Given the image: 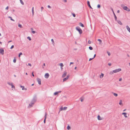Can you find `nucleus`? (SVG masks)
<instances>
[{
    "label": "nucleus",
    "mask_w": 130,
    "mask_h": 130,
    "mask_svg": "<svg viewBox=\"0 0 130 130\" xmlns=\"http://www.w3.org/2000/svg\"><path fill=\"white\" fill-rule=\"evenodd\" d=\"M76 29L79 32L80 34H81L83 32L82 30V29L79 26H77L76 27Z\"/></svg>",
    "instance_id": "1"
},
{
    "label": "nucleus",
    "mask_w": 130,
    "mask_h": 130,
    "mask_svg": "<svg viewBox=\"0 0 130 130\" xmlns=\"http://www.w3.org/2000/svg\"><path fill=\"white\" fill-rule=\"evenodd\" d=\"M37 100V97L36 96H34L32 101H31V102H32V103H33L34 104L36 102V101Z\"/></svg>",
    "instance_id": "2"
},
{
    "label": "nucleus",
    "mask_w": 130,
    "mask_h": 130,
    "mask_svg": "<svg viewBox=\"0 0 130 130\" xmlns=\"http://www.w3.org/2000/svg\"><path fill=\"white\" fill-rule=\"evenodd\" d=\"M121 69L120 68H119L116 69L114 70L113 71V72H114V73H116L118 72H119L120 71H121Z\"/></svg>",
    "instance_id": "3"
},
{
    "label": "nucleus",
    "mask_w": 130,
    "mask_h": 130,
    "mask_svg": "<svg viewBox=\"0 0 130 130\" xmlns=\"http://www.w3.org/2000/svg\"><path fill=\"white\" fill-rule=\"evenodd\" d=\"M4 51L3 48H0V54H1L2 55H3L4 54Z\"/></svg>",
    "instance_id": "4"
},
{
    "label": "nucleus",
    "mask_w": 130,
    "mask_h": 130,
    "mask_svg": "<svg viewBox=\"0 0 130 130\" xmlns=\"http://www.w3.org/2000/svg\"><path fill=\"white\" fill-rule=\"evenodd\" d=\"M87 4L88 5V7L90 8L91 9H92V7L91 6L90 4V2L89 1H88L87 2Z\"/></svg>",
    "instance_id": "5"
},
{
    "label": "nucleus",
    "mask_w": 130,
    "mask_h": 130,
    "mask_svg": "<svg viewBox=\"0 0 130 130\" xmlns=\"http://www.w3.org/2000/svg\"><path fill=\"white\" fill-rule=\"evenodd\" d=\"M37 82H38V84L40 85L41 84V79L39 78H37Z\"/></svg>",
    "instance_id": "6"
},
{
    "label": "nucleus",
    "mask_w": 130,
    "mask_h": 130,
    "mask_svg": "<svg viewBox=\"0 0 130 130\" xmlns=\"http://www.w3.org/2000/svg\"><path fill=\"white\" fill-rule=\"evenodd\" d=\"M49 76V74L48 73H46L44 75L45 77L46 78H48Z\"/></svg>",
    "instance_id": "7"
},
{
    "label": "nucleus",
    "mask_w": 130,
    "mask_h": 130,
    "mask_svg": "<svg viewBox=\"0 0 130 130\" xmlns=\"http://www.w3.org/2000/svg\"><path fill=\"white\" fill-rule=\"evenodd\" d=\"M46 115H47V113L46 112H45V115L44 116V117H45V118L44 119V123H45L46 122Z\"/></svg>",
    "instance_id": "8"
},
{
    "label": "nucleus",
    "mask_w": 130,
    "mask_h": 130,
    "mask_svg": "<svg viewBox=\"0 0 130 130\" xmlns=\"http://www.w3.org/2000/svg\"><path fill=\"white\" fill-rule=\"evenodd\" d=\"M69 76L67 75V76L65 78H63V82H64V81H66L67 79H68L69 78Z\"/></svg>",
    "instance_id": "9"
},
{
    "label": "nucleus",
    "mask_w": 130,
    "mask_h": 130,
    "mask_svg": "<svg viewBox=\"0 0 130 130\" xmlns=\"http://www.w3.org/2000/svg\"><path fill=\"white\" fill-rule=\"evenodd\" d=\"M67 73L66 72H64V73L62 75V78H64L65 77Z\"/></svg>",
    "instance_id": "10"
},
{
    "label": "nucleus",
    "mask_w": 130,
    "mask_h": 130,
    "mask_svg": "<svg viewBox=\"0 0 130 130\" xmlns=\"http://www.w3.org/2000/svg\"><path fill=\"white\" fill-rule=\"evenodd\" d=\"M117 22V23L119 24L120 25H122V23L121 22V21L120 20H117L116 21Z\"/></svg>",
    "instance_id": "11"
},
{
    "label": "nucleus",
    "mask_w": 130,
    "mask_h": 130,
    "mask_svg": "<svg viewBox=\"0 0 130 130\" xmlns=\"http://www.w3.org/2000/svg\"><path fill=\"white\" fill-rule=\"evenodd\" d=\"M113 14L114 16V17L115 20V21H117V18L116 15L114 12H113Z\"/></svg>",
    "instance_id": "12"
},
{
    "label": "nucleus",
    "mask_w": 130,
    "mask_h": 130,
    "mask_svg": "<svg viewBox=\"0 0 130 130\" xmlns=\"http://www.w3.org/2000/svg\"><path fill=\"white\" fill-rule=\"evenodd\" d=\"M122 114L123 115H124V116L125 118H127V113L126 112H123L122 113Z\"/></svg>",
    "instance_id": "13"
},
{
    "label": "nucleus",
    "mask_w": 130,
    "mask_h": 130,
    "mask_svg": "<svg viewBox=\"0 0 130 130\" xmlns=\"http://www.w3.org/2000/svg\"><path fill=\"white\" fill-rule=\"evenodd\" d=\"M126 27L127 30L130 32V28L128 25L126 26Z\"/></svg>",
    "instance_id": "14"
},
{
    "label": "nucleus",
    "mask_w": 130,
    "mask_h": 130,
    "mask_svg": "<svg viewBox=\"0 0 130 130\" xmlns=\"http://www.w3.org/2000/svg\"><path fill=\"white\" fill-rule=\"evenodd\" d=\"M34 104L33 103H32V102H31V103H30L29 104V106L30 107H32V105H34Z\"/></svg>",
    "instance_id": "15"
},
{
    "label": "nucleus",
    "mask_w": 130,
    "mask_h": 130,
    "mask_svg": "<svg viewBox=\"0 0 130 130\" xmlns=\"http://www.w3.org/2000/svg\"><path fill=\"white\" fill-rule=\"evenodd\" d=\"M122 8L124 10H126L127 9L128 7L127 6H125L123 7Z\"/></svg>",
    "instance_id": "16"
},
{
    "label": "nucleus",
    "mask_w": 130,
    "mask_h": 130,
    "mask_svg": "<svg viewBox=\"0 0 130 130\" xmlns=\"http://www.w3.org/2000/svg\"><path fill=\"white\" fill-rule=\"evenodd\" d=\"M32 12L33 15H34V7H33L32 9Z\"/></svg>",
    "instance_id": "17"
},
{
    "label": "nucleus",
    "mask_w": 130,
    "mask_h": 130,
    "mask_svg": "<svg viewBox=\"0 0 130 130\" xmlns=\"http://www.w3.org/2000/svg\"><path fill=\"white\" fill-rule=\"evenodd\" d=\"M79 24L82 27H84V25L82 23L80 22L79 23Z\"/></svg>",
    "instance_id": "18"
},
{
    "label": "nucleus",
    "mask_w": 130,
    "mask_h": 130,
    "mask_svg": "<svg viewBox=\"0 0 130 130\" xmlns=\"http://www.w3.org/2000/svg\"><path fill=\"white\" fill-rule=\"evenodd\" d=\"M98 119L99 120H101L102 119L100 116L99 115H98Z\"/></svg>",
    "instance_id": "19"
},
{
    "label": "nucleus",
    "mask_w": 130,
    "mask_h": 130,
    "mask_svg": "<svg viewBox=\"0 0 130 130\" xmlns=\"http://www.w3.org/2000/svg\"><path fill=\"white\" fill-rule=\"evenodd\" d=\"M98 41H99V44H101L102 42V41L100 39H98Z\"/></svg>",
    "instance_id": "20"
},
{
    "label": "nucleus",
    "mask_w": 130,
    "mask_h": 130,
    "mask_svg": "<svg viewBox=\"0 0 130 130\" xmlns=\"http://www.w3.org/2000/svg\"><path fill=\"white\" fill-rule=\"evenodd\" d=\"M104 75V74L102 73L101 74L100 76V78H102Z\"/></svg>",
    "instance_id": "21"
},
{
    "label": "nucleus",
    "mask_w": 130,
    "mask_h": 130,
    "mask_svg": "<svg viewBox=\"0 0 130 130\" xmlns=\"http://www.w3.org/2000/svg\"><path fill=\"white\" fill-rule=\"evenodd\" d=\"M112 93H113V95L115 96H117L118 95L116 93H114L113 92H112Z\"/></svg>",
    "instance_id": "22"
},
{
    "label": "nucleus",
    "mask_w": 130,
    "mask_h": 130,
    "mask_svg": "<svg viewBox=\"0 0 130 130\" xmlns=\"http://www.w3.org/2000/svg\"><path fill=\"white\" fill-rule=\"evenodd\" d=\"M8 18H10V20L11 21H15V20L14 19H13L12 18V17H11L9 16V17H8Z\"/></svg>",
    "instance_id": "23"
},
{
    "label": "nucleus",
    "mask_w": 130,
    "mask_h": 130,
    "mask_svg": "<svg viewBox=\"0 0 130 130\" xmlns=\"http://www.w3.org/2000/svg\"><path fill=\"white\" fill-rule=\"evenodd\" d=\"M58 92H56L54 93V95H56L58 94Z\"/></svg>",
    "instance_id": "24"
},
{
    "label": "nucleus",
    "mask_w": 130,
    "mask_h": 130,
    "mask_svg": "<svg viewBox=\"0 0 130 130\" xmlns=\"http://www.w3.org/2000/svg\"><path fill=\"white\" fill-rule=\"evenodd\" d=\"M23 54L22 53V52H20L19 54L18 57H20V56L21 55H22Z\"/></svg>",
    "instance_id": "25"
},
{
    "label": "nucleus",
    "mask_w": 130,
    "mask_h": 130,
    "mask_svg": "<svg viewBox=\"0 0 130 130\" xmlns=\"http://www.w3.org/2000/svg\"><path fill=\"white\" fill-rule=\"evenodd\" d=\"M16 58L15 57H14V59L13 60V62L14 63H15L16 62Z\"/></svg>",
    "instance_id": "26"
},
{
    "label": "nucleus",
    "mask_w": 130,
    "mask_h": 130,
    "mask_svg": "<svg viewBox=\"0 0 130 130\" xmlns=\"http://www.w3.org/2000/svg\"><path fill=\"white\" fill-rule=\"evenodd\" d=\"M20 87H21L22 88V90H24L25 88H24V86H22L21 85L20 86Z\"/></svg>",
    "instance_id": "27"
},
{
    "label": "nucleus",
    "mask_w": 130,
    "mask_h": 130,
    "mask_svg": "<svg viewBox=\"0 0 130 130\" xmlns=\"http://www.w3.org/2000/svg\"><path fill=\"white\" fill-rule=\"evenodd\" d=\"M71 128L70 127L69 125H68L67 127V129L68 130H69Z\"/></svg>",
    "instance_id": "28"
},
{
    "label": "nucleus",
    "mask_w": 130,
    "mask_h": 130,
    "mask_svg": "<svg viewBox=\"0 0 130 130\" xmlns=\"http://www.w3.org/2000/svg\"><path fill=\"white\" fill-rule=\"evenodd\" d=\"M122 104V101L121 100H120V102L119 103V104L120 105H121Z\"/></svg>",
    "instance_id": "29"
},
{
    "label": "nucleus",
    "mask_w": 130,
    "mask_h": 130,
    "mask_svg": "<svg viewBox=\"0 0 130 130\" xmlns=\"http://www.w3.org/2000/svg\"><path fill=\"white\" fill-rule=\"evenodd\" d=\"M27 38L29 40V41H31V39L30 37H27Z\"/></svg>",
    "instance_id": "30"
},
{
    "label": "nucleus",
    "mask_w": 130,
    "mask_h": 130,
    "mask_svg": "<svg viewBox=\"0 0 130 130\" xmlns=\"http://www.w3.org/2000/svg\"><path fill=\"white\" fill-rule=\"evenodd\" d=\"M89 48L90 50H93V48L91 46H90L89 47Z\"/></svg>",
    "instance_id": "31"
},
{
    "label": "nucleus",
    "mask_w": 130,
    "mask_h": 130,
    "mask_svg": "<svg viewBox=\"0 0 130 130\" xmlns=\"http://www.w3.org/2000/svg\"><path fill=\"white\" fill-rule=\"evenodd\" d=\"M7 84H8V85H11V86L12 85H13V84L12 83H9V82H8V83H7Z\"/></svg>",
    "instance_id": "32"
},
{
    "label": "nucleus",
    "mask_w": 130,
    "mask_h": 130,
    "mask_svg": "<svg viewBox=\"0 0 130 130\" xmlns=\"http://www.w3.org/2000/svg\"><path fill=\"white\" fill-rule=\"evenodd\" d=\"M18 27H20V28H22V25L20 24H19Z\"/></svg>",
    "instance_id": "33"
},
{
    "label": "nucleus",
    "mask_w": 130,
    "mask_h": 130,
    "mask_svg": "<svg viewBox=\"0 0 130 130\" xmlns=\"http://www.w3.org/2000/svg\"><path fill=\"white\" fill-rule=\"evenodd\" d=\"M72 13V14L73 16L74 17H75L76 16V15H75V14L74 13Z\"/></svg>",
    "instance_id": "34"
},
{
    "label": "nucleus",
    "mask_w": 130,
    "mask_h": 130,
    "mask_svg": "<svg viewBox=\"0 0 130 130\" xmlns=\"http://www.w3.org/2000/svg\"><path fill=\"white\" fill-rule=\"evenodd\" d=\"M60 65L61 66V67H63L64 66L63 64L62 63H60Z\"/></svg>",
    "instance_id": "35"
},
{
    "label": "nucleus",
    "mask_w": 130,
    "mask_h": 130,
    "mask_svg": "<svg viewBox=\"0 0 130 130\" xmlns=\"http://www.w3.org/2000/svg\"><path fill=\"white\" fill-rule=\"evenodd\" d=\"M80 99L81 102H83L84 100V99L82 97L80 98Z\"/></svg>",
    "instance_id": "36"
},
{
    "label": "nucleus",
    "mask_w": 130,
    "mask_h": 130,
    "mask_svg": "<svg viewBox=\"0 0 130 130\" xmlns=\"http://www.w3.org/2000/svg\"><path fill=\"white\" fill-rule=\"evenodd\" d=\"M97 7L98 8H99L101 7V5H100L99 4L98 5Z\"/></svg>",
    "instance_id": "37"
},
{
    "label": "nucleus",
    "mask_w": 130,
    "mask_h": 130,
    "mask_svg": "<svg viewBox=\"0 0 130 130\" xmlns=\"http://www.w3.org/2000/svg\"><path fill=\"white\" fill-rule=\"evenodd\" d=\"M20 2L22 5H24V3L23 2V1H22V0L21 1H20Z\"/></svg>",
    "instance_id": "38"
},
{
    "label": "nucleus",
    "mask_w": 130,
    "mask_h": 130,
    "mask_svg": "<svg viewBox=\"0 0 130 130\" xmlns=\"http://www.w3.org/2000/svg\"><path fill=\"white\" fill-rule=\"evenodd\" d=\"M52 42V43L53 44H54V40L53 39H52L51 40Z\"/></svg>",
    "instance_id": "39"
},
{
    "label": "nucleus",
    "mask_w": 130,
    "mask_h": 130,
    "mask_svg": "<svg viewBox=\"0 0 130 130\" xmlns=\"http://www.w3.org/2000/svg\"><path fill=\"white\" fill-rule=\"evenodd\" d=\"M67 107H63V110H66L67 109Z\"/></svg>",
    "instance_id": "40"
},
{
    "label": "nucleus",
    "mask_w": 130,
    "mask_h": 130,
    "mask_svg": "<svg viewBox=\"0 0 130 130\" xmlns=\"http://www.w3.org/2000/svg\"><path fill=\"white\" fill-rule=\"evenodd\" d=\"M107 53L108 55V56H109L110 55V52L107 51Z\"/></svg>",
    "instance_id": "41"
},
{
    "label": "nucleus",
    "mask_w": 130,
    "mask_h": 130,
    "mask_svg": "<svg viewBox=\"0 0 130 130\" xmlns=\"http://www.w3.org/2000/svg\"><path fill=\"white\" fill-rule=\"evenodd\" d=\"M14 47V46L13 45H12L11 46V47H10V49H12Z\"/></svg>",
    "instance_id": "42"
},
{
    "label": "nucleus",
    "mask_w": 130,
    "mask_h": 130,
    "mask_svg": "<svg viewBox=\"0 0 130 130\" xmlns=\"http://www.w3.org/2000/svg\"><path fill=\"white\" fill-rule=\"evenodd\" d=\"M45 63H44L43 65L42 66V67L43 68H44V67L45 66Z\"/></svg>",
    "instance_id": "43"
},
{
    "label": "nucleus",
    "mask_w": 130,
    "mask_h": 130,
    "mask_svg": "<svg viewBox=\"0 0 130 130\" xmlns=\"http://www.w3.org/2000/svg\"><path fill=\"white\" fill-rule=\"evenodd\" d=\"M114 73V72H113V71H112L110 72V74H112Z\"/></svg>",
    "instance_id": "44"
},
{
    "label": "nucleus",
    "mask_w": 130,
    "mask_h": 130,
    "mask_svg": "<svg viewBox=\"0 0 130 130\" xmlns=\"http://www.w3.org/2000/svg\"><path fill=\"white\" fill-rule=\"evenodd\" d=\"M11 88H15L14 86V85H12L11 86Z\"/></svg>",
    "instance_id": "45"
},
{
    "label": "nucleus",
    "mask_w": 130,
    "mask_h": 130,
    "mask_svg": "<svg viewBox=\"0 0 130 130\" xmlns=\"http://www.w3.org/2000/svg\"><path fill=\"white\" fill-rule=\"evenodd\" d=\"M32 32L33 34H34L36 33V31H35L32 30Z\"/></svg>",
    "instance_id": "46"
},
{
    "label": "nucleus",
    "mask_w": 130,
    "mask_h": 130,
    "mask_svg": "<svg viewBox=\"0 0 130 130\" xmlns=\"http://www.w3.org/2000/svg\"><path fill=\"white\" fill-rule=\"evenodd\" d=\"M63 110V107H61L60 108V111L62 110Z\"/></svg>",
    "instance_id": "47"
},
{
    "label": "nucleus",
    "mask_w": 130,
    "mask_h": 130,
    "mask_svg": "<svg viewBox=\"0 0 130 130\" xmlns=\"http://www.w3.org/2000/svg\"><path fill=\"white\" fill-rule=\"evenodd\" d=\"M88 43L89 44H90L91 43V42L90 40H89L88 41Z\"/></svg>",
    "instance_id": "48"
},
{
    "label": "nucleus",
    "mask_w": 130,
    "mask_h": 130,
    "mask_svg": "<svg viewBox=\"0 0 130 130\" xmlns=\"http://www.w3.org/2000/svg\"><path fill=\"white\" fill-rule=\"evenodd\" d=\"M93 59V58H90L89 60V61H90L91 60H92Z\"/></svg>",
    "instance_id": "49"
},
{
    "label": "nucleus",
    "mask_w": 130,
    "mask_h": 130,
    "mask_svg": "<svg viewBox=\"0 0 130 130\" xmlns=\"http://www.w3.org/2000/svg\"><path fill=\"white\" fill-rule=\"evenodd\" d=\"M126 11H130V9L129 8H127V10H126Z\"/></svg>",
    "instance_id": "50"
},
{
    "label": "nucleus",
    "mask_w": 130,
    "mask_h": 130,
    "mask_svg": "<svg viewBox=\"0 0 130 130\" xmlns=\"http://www.w3.org/2000/svg\"><path fill=\"white\" fill-rule=\"evenodd\" d=\"M108 64L109 66H111V63H108Z\"/></svg>",
    "instance_id": "51"
},
{
    "label": "nucleus",
    "mask_w": 130,
    "mask_h": 130,
    "mask_svg": "<svg viewBox=\"0 0 130 130\" xmlns=\"http://www.w3.org/2000/svg\"><path fill=\"white\" fill-rule=\"evenodd\" d=\"M9 8L8 6H7L5 8L6 10H8Z\"/></svg>",
    "instance_id": "52"
},
{
    "label": "nucleus",
    "mask_w": 130,
    "mask_h": 130,
    "mask_svg": "<svg viewBox=\"0 0 130 130\" xmlns=\"http://www.w3.org/2000/svg\"><path fill=\"white\" fill-rule=\"evenodd\" d=\"M111 10H112V11L113 13V12H114L113 11V9L112 8H111Z\"/></svg>",
    "instance_id": "53"
},
{
    "label": "nucleus",
    "mask_w": 130,
    "mask_h": 130,
    "mask_svg": "<svg viewBox=\"0 0 130 130\" xmlns=\"http://www.w3.org/2000/svg\"><path fill=\"white\" fill-rule=\"evenodd\" d=\"M122 80V78H120L119 79V81H121Z\"/></svg>",
    "instance_id": "54"
},
{
    "label": "nucleus",
    "mask_w": 130,
    "mask_h": 130,
    "mask_svg": "<svg viewBox=\"0 0 130 130\" xmlns=\"http://www.w3.org/2000/svg\"><path fill=\"white\" fill-rule=\"evenodd\" d=\"M32 76H33V77L34 76V73H33V72H32Z\"/></svg>",
    "instance_id": "55"
},
{
    "label": "nucleus",
    "mask_w": 130,
    "mask_h": 130,
    "mask_svg": "<svg viewBox=\"0 0 130 130\" xmlns=\"http://www.w3.org/2000/svg\"><path fill=\"white\" fill-rule=\"evenodd\" d=\"M44 9V8L43 7H41V10H42Z\"/></svg>",
    "instance_id": "56"
},
{
    "label": "nucleus",
    "mask_w": 130,
    "mask_h": 130,
    "mask_svg": "<svg viewBox=\"0 0 130 130\" xmlns=\"http://www.w3.org/2000/svg\"><path fill=\"white\" fill-rule=\"evenodd\" d=\"M47 7L48 8H51V7L50 5H48L47 6Z\"/></svg>",
    "instance_id": "57"
},
{
    "label": "nucleus",
    "mask_w": 130,
    "mask_h": 130,
    "mask_svg": "<svg viewBox=\"0 0 130 130\" xmlns=\"http://www.w3.org/2000/svg\"><path fill=\"white\" fill-rule=\"evenodd\" d=\"M28 65L30 66H31V64L30 63H28Z\"/></svg>",
    "instance_id": "58"
},
{
    "label": "nucleus",
    "mask_w": 130,
    "mask_h": 130,
    "mask_svg": "<svg viewBox=\"0 0 130 130\" xmlns=\"http://www.w3.org/2000/svg\"><path fill=\"white\" fill-rule=\"evenodd\" d=\"M74 63L73 62H71L70 63V66L71 64H73Z\"/></svg>",
    "instance_id": "59"
},
{
    "label": "nucleus",
    "mask_w": 130,
    "mask_h": 130,
    "mask_svg": "<svg viewBox=\"0 0 130 130\" xmlns=\"http://www.w3.org/2000/svg\"><path fill=\"white\" fill-rule=\"evenodd\" d=\"M96 56V54H95L94 55V56H93V58H95V56Z\"/></svg>",
    "instance_id": "60"
},
{
    "label": "nucleus",
    "mask_w": 130,
    "mask_h": 130,
    "mask_svg": "<svg viewBox=\"0 0 130 130\" xmlns=\"http://www.w3.org/2000/svg\"><path fill=\"white\" fill-rule=\"evenodd\" d=\"M62 0L65 3H66L67 2V0Z\"/></svg>",
    "instance_id": "61"
},
{
    "label": "nucleus",
    "mask_w": 130,
    "mask_h": 130,
    "mask_svg": "<svg viewBox=\"0 0 130 130\" xmlns=\"http://www.w3.org/2000/svg\"><path fill=\"white\" fill-rule=\"evenodd\" d=\"M120 12V10H118L117 11V12L118 13H119Z\"/></svg>",
    "instance_id": "62"
},
{
    "label": "nucleus",
    "mask_w": 130,
    "mask_h": 130,
    "mask_svg": "<svg viewBox=\"0 0 130 130\" xmlns=\"http://www.w3.org/2000/svg\"><path fill=\"white\" fill-rule=\"evenodd\" d=\"M12 42V41H11V40H10V41H9L8 42V43H9V42Z\"/></svg>",
    "instance_id": "63"
},
{
    "label": "nucleus",
    "mask_w": 130,
    "mask_h": 130,
    "mask_svg": "<svg viewBox=\"0 0 130 130\" xmlns=\"http://www.w3.org/2000/svg\"><path fill=\"white\" fill-rule=\"evenodd\" d=\"M27 90V88H25L24 90Z\"/></svg>",
    "instance_id": "64"
}]
</instances>
